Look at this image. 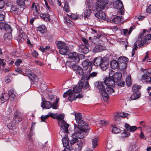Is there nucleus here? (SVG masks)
Wrapping results in <instances>:
<instances>
[{
	"instance_id": "2f4dec72",
	"label": "nucleus",
	"mask_w": 151,
	"mask_h": 151,
	"mask_svg": "<svg viewBox=\"0 0 151 151\" xmlns=\"http://www.w3.org/2000/svg\"><path fill=\"white\" fill-rule=\"evenodd\" d=\"M62 142L64 147H67L69 145L68 139L67 137H65L63 138Z\"/></svg>"
},
{
	"instance_id": "cd10ccee",
	"label": "nucleus",
	"mask_w": 151,
	"mask_h": 151,
	"mask_svg": "<svg viewBox=\"0 0 151 151\" xmlns=\"http://www.w3.org/2000/svg\"><path fill=\"white\" fill-rule=\"evenodd\" d=\"M76 137H75V135L74 134H73L72 136H71V138L70 140V144L71 145H73L75 144L77 142V143L79 142L78 139Z\"/></svg>"
},
{
	"instance_id": "1a4fd4ad",
	"label": "nucleus",
	"mask_w": 151,
	"mask_h": 151,
	"mask_svg": "<svg viewBox=\"0 0 151 151\" xmlns=\"http://www.w3.org/2000/svg\"><path fill=\"white\" fill-rule=\"evenodd\" d=\"M59 126L61 127V130L64 132L67 133L68 132V127L69 125L65 122L60 121L58 123Z\"/></svg>"
},
{
	"instance_id": "ddd939ff",
	"label": "nucleus",
	"mask_w": 151,
	"mask_h": 151,
	"mask_svg": "<svg viewBox=\"0 0 151 151\" xmlns=\"http://www.w3.org/2000/svg\"><path fill=\"white\" fill-rule=\"evenodd\" d=\"M105 86L114 87L115 82L113 78H110L106 77L104 81Z\"/></svg>"
},
{
	"instance_id": "9d476101",
	"label": "nucleus",
	"mask_w": 151,
	"mask_h": 151,
	"mask_svg": "<svg viewBox=\"0 0 151 151\" xmlns=\"http://www.w3.org/2000/svg\"><path fill=\"white\" fill-rule=\"evenodd\" d=\"M140 39H141L140 38L138 39V37L137 40L134 44V47L133 48L132 53V57H133L134 55H135L136 51L137 48V45L139 47H142L144 45H140V44L141 43H142V42L140 41Z\"/></svg>"
},
{
	"instance_id": "79ce46f5",
	"label": "nucleus",
	"mask_w": 151,
	"mask_h": 151,
	"mask_svg": "<svg viewBox=\"0 0 151 151\" xmlns=\"http://www.w3.org/2000/svg\"><path fill=\"white\" fill-rule=\"evenodd\" d=\"M81 40L83 42L85 46L88 47L89 46L90 43H91L90 41H88L84 37H82Z\"/></svg>"
},
{
	"instance_id": "49530a36",
	"label": "nucleus",
	"mask_w": 151,
	"mask_h": 151,
	"mask_svg": "<svg viewBox=\"0 0 151 151\" xmlns=\"http://www.w3.org/2000/svg\"><path fill=\"white\" fill-rule=\"evenodd\" d=\"M4 30L8 33H11L12 30L10 27V26L8 25L7 24Z\"/></svg>"
},
{
	"instance_id": "ea45409f",
	"label": "nucleus",
	"mask_w": 151,
	"mask_h": 151,
	"mask_svg": "<svg viewBox=\"0 0 151 151\" xmlns=\"http://www.w3.org/2000/svg\"><path fill=\"white\" fill-rule=\"evenodd\" d=\"M98 140V137H96L92 139V142L93 144V147L95 148L97 145V142Z\"/></svg>"
},
{
	"instance_id": "603ef678",
	"label": "nucleus",
	"mask_w": 151,
	"mask_h": 151,
	"mask_svg": "<svg viewBox=\"0 0 151 151\" xmlns=\"http://www.w3.org/2000/svg\"><path fill=\"white\" fill-rule=\"evenodd\" d=\"M127 67V63H119V67H120L121 69H123L126 68Z\"/></svg>"
},
{
	"instance_id": "393cba45",
	"label": "nucleus",
	"mask_w": 151,
	"mask_h": 151,
	"mask_svg": "<svg viewBox=\"0 0 151 151\" xmlns=\"http://www.w3.org/2000/svg\"><path fill=\"white\" fill-rule=\"evenodd\" d=\"M105 47L101 45H98L95 46L93 49L94 52H99L105 50Z\"/></svg>"
},
{
	"instance_id": "3c124183",
	"label": "nucleus",
	"mask_w": 151,
	"mask_h": 151,
	"mask_svg": "<svg viewBox=\"0 0 151 151\" xmlns=\"http://www.w3.org/2000/svg\"><path fill=\"white\" fill-rule=\"evenodd\" d=\"M50 46L49 45L47 46L45 48L41 46L40 47V49L41 51L42 52H46L49 50L50 48Z\"/></svg>"
},
{
	"instance_id": "680f3d73",
	"label": "nucleus",
	"mask_w": 151,
	"mask_h": 151,
	"mask_svg": "<svg viewBox=\"0 0 151 151\" xmlns=\"http://www.w3.org/2000/svg\"><path fill=\"white\" fill-rule=\"evenodd\" d=\"M22 63V61L20 59H17L15 63V65L17 67H18L20 65V63Z\"/></svg>"
},
{
	"instance_id": "5fc2aeb1",
	"label": "nucleus",
	"mask_w": 151,
	"mask_h": 151,
	"mask_svg": "<svg viewBox=\"0 0 151 151\" xmlns=\"http://www.w3.org/2000/svg\"><path fill=\"white\" fill-rule=\"evenodd\" d=\"M120 130L116 127H113L112 129V132L117 134L119 133Z\"/></svg>"
},
{
	"instance_id": "a18cd8bd",
	"label": "nucleus",
	"mask_w": 151,
	"mask_h": 151,
	"mask_svg": "<svg viewBox=\"0 0 151 151\" xmlns=\"http://www.w3.org/2000/svg\"><path fill=\"white\" fill-rule=\"evenodd\" d=\"M128 60V58L126 57H121L119 58L118 60L120 63H127Z\"/></svg>"
},
{
	"instance_id": "bf43d9fd",
	"label": "nucleus",
	"mask_w": 151,
	"mask_h": 151,
	"mask_svg": "<svg viewBox=\"0 0 151 151\" xmlns=\"http://www.w3.org/2000/svg\"><path fill=\"white\" fill-rule=\"evenodd\" d=\"M33 135L32 133H31V131L30 132L29 135H28V138L29 139V141L30 143L32 144L33 141L32 138L31 136Z\"/></svg>"
},
{
	"instance_id": "de8ad7c7",
	"label": "nucleus",
	"mask_w": 151,
	"mask_h": 151,
	"mask_svg": "<svg viewBox=\"0 0 151 151\" xmlns=\"http://www.w3.org/2000/svg\"><path fill=\"white\" fill-rule=\"evenodd\" d=\"M18 9L16 6H12L11 8L10 11L12 13H16L18 12Z\"/></svg>"
},
{
	"instance_id": "4c0bfd02",
	"label": "nucleus",
	"mask_w": 151,
	"mask_h": 151,
	"mask_svg": "<svg viewBox=\"0 0 151 151\" xmlns=\"http://www.w3.org/2000/svg\"><path fill=\"white\" fill-rule=\"evenodd\" d=\"M56 119L58 120V123L60 121H64V115L62 114H60L58 115H56Z\"/></svg>"
},
{
	"instance_id": "774afa93",
	"label": "nucleus",
	"mask_w": 151,
	"mask_h": 151,
	"mask_svg": "<svg viewBox=\"0 0 151 151\" xmlns=\"http://www.w3.org/2000/svg\"><path fill=\"white\" fill-rule=\"evenodd\" d=\"M146 11L148 13H151V4L149 5L147 8Z\"/></svg>"
},
{
	"instance_id": "0e129e2a",
	"label": "nucleus",
	"mask_w": 151,
	"mask_h": 151,
	"mask_svg": "<svg viewBox=\"0 0 151 151\" xmlns=\"http://www.w3.org/2000/svg\"><path fill=\"white\" fill-rule=\"evenodd\" d=\"M4 37L5 38H7L9 39H10L11 38L12 36L11 33H5L4 35Z\"/></svg>"
},
{
	"instance_id": "9b49d317",
	"label": "nucleus",
	"mask_w": 151,
	"mask_h": 151,
	"mask_svg": "<svg viewBox=\"0 0 151 151\" xmlns=\"http://www.w3.org/2000/svg\"><path fill=\"white\" fill-rule=\"evenodd\" d=\"M68 57L71 60L74 61L76 63H78L80 60L78 54L76 52L70 53L68 54Z\"/></svg>"
},
{
	"instance_id": "f257e3e1",
	"label": "nucleus",
	"mask_w": 151,
	"mask_h": 151,
	"mask_svg": "<svg viewBox=\"0 0 151 151\" xmlns=\"http://www.w3.org/2000/svg\"><path fill=\"white\" fill-rule=\"evenodd\" d=\"M95 86L97 87L100 93L103 97L108 98L109 94H111L114 92L112 88L109 86H105L102 82H98L95 84Z\"/></svg>"
},
{
	"instance_id": "c756f323",
	"label": "nucleus",
	"mask_w": 151,
	"mask_h": 151,
	"mask_svg": "<svg viewBox=\"0 0 151 151\" xmlns=\"http://www.w3.org/2000/svg\"><path fill=\"white\" fill-rule=\"evenodd\" d=\"M79 128L81 129V131L85 132H87L90 129V127L87 123H85Z\"/></svg>"
},
{
	"instance_id": "aec40b11",
	"label": "nucleus",
	"mask_w": 151,
	"mask_h": 151,
	"mask_svg": "<svg viewBox=\"0 0 151 151\" xmlns=\"http://www.w3.org/2000/svg\"><path fill=\"white\" fill-rule=\"evenodd\" d=\"M122 74L120 73H114L112 77L115 82H118L121 80Z\"/></svg>"
},
{
	"instance_id": "13d9d810",
	"label": "nucleus",
	"mask_w": 151,
	"mask_h": 151,
	"mask_svg": "<svg viewBox=\"0 0 151 151\" xmlns=\"http://www.w3.org/2000/svg\"><path fill=\"white\" fill-rule=\"evenodd\" d=\"M57 114H55L53 113H48V114L47 115L48 116V118L49 117H51L52 118L54 119H56V116Z\"/></svg>"
},
{
	"instance_id": "4468645a",
	"label": "nucleus",
	"mask_w": 151,
	"mask_h": 151,
	"mask_svg": "<svg viewBox=\"0 0 151 151\" xmlns=\"http://www.w3.org/2000/svg\"><path fill=\"white\" fill-rule=\"evenodd\" d=\"M72 68L76 72V73L80 76H83V71L82 68L80 66L74 65L71 66Z\"/></svg>"
},
{
	"instance_id": "6e6d98bb",
	"label": "nucleus",
	"mask_w": 151,
	"mask_h": 151,
	"mask_svg": "<svg viewBox=\"0 0 151 151\" xmlns=\"http://www.w3.org/2000/svg\"><path fill=\"white\" fill-rule=\"evenodd\" d=\"M90 87L89 85L88 82H86L85 83H83V88L85 89H86L87 88H88L89 90H90V88H89Z\"/></svg>"
},
{
	"instance_id": "39448f33",
	"label": "nucleus",
	"mask_w": 151,
	"mask_h": 151,
	"mask_svg": "<svg viewBox=\"0 0 151 151\" xmlns=\"http://www.w3.org/2000/svg\"><path fill=\"white\" fill-rule=\"evenodd\" d=\"M142 70L143 74L142 77V80H145L147 83H150L151 82V73L150 70L147 69Z\"/></svg>"
},
{
	"instance_id": "a19ab883",
	"label": "nucleus",
	"mask_w": 151,
	"mask_h": 151,
	"mask_svg": "<svg viewBox=\"0 0 151 151\" xmlns=\"http://www.w3.org/2000/svg\"><path fill=\"white\" fill-rule=\"evenodd\" d=\"M140 95L139 94L137 93H134L130 97V98L132 100H134L138 99L140 97Z\"/></svg>"
},
{
	"instance_id": "f704fd0d",
	"label": "nucleus",
	"mask_w": 151,
	"mask_h": 151,
	"mask_svg": "<svg viewBox=\"0 0 151 151\" xmlns=\"http://www.w3.org/2000/svg\"><path fill=\"white\" fill-rule=\"evenodd\" d=\"M121 18L122 17L117 16L112 19V21L116 24H119L121 21Z\"/></svg>"
},
{
	"instance_id": "bb28decb",
	"label": "nucleus",
	"mask_w": 151,
	"mask_h": 151,
	"mask_svg": "<svg viewBox=\"0 0 151 151\" xmlns=\"http://www.w3.org/2000/svg\"><path fill=\"white\" fill-rule=\"evenodd\" d=\"M108 65L107 61L103 60L99 66L103 70H104L107 68Z\"/></svg>"
},
{
	"instance_id": "c03bdc74",
	"label": "nucleus",
	"mask_w": 151,
	"mask_h": 151,
	"mask_svg": "<svg viewBox=\"0 0 151 151\" xmlns=\"http://www.w3.org/2000/svg\"><path fill=\"white\" fill-rule=\"evenodd\" d=\"M126 81L127 85L128 86H130L131 84V80L130 76H128L126 78Z\"/></svg>"
},
{
	"instance_id": "a878e982",
	"label": "nucleus",
	"mask_w": 151,
	"mask_h": 151,
	"mask_svg": "<svg viewBox=\"0 0 151 151\" xmlns=\"http://www.w3.org/2000/svg\"><path fill=\"white\" fill-rule=\"evenodd\" d=\"M111 68L113 69H116L119 67V63L115 60H112L111 62Z\"/></svg>"
},
{
	"instance_id": "338daca9",
	"label": "nucleus",
	"mask_w": 151,
	"mask_h": 151,
	"mask_svg": "<svg viewBox=\"0 0 151 151\" xmlns=\"http://www.w3.org/2000/svg\"><path fill=\"white\" fill-rule=\"evenodd\" d=\"M70 17L72 19L75 20L78 18V16L77 15L72 14L70 15Z\"/></svg>"
},
{
	"instance_id": "7ed1b4c3",
	"label": "nucleus",
	"mask_w": 151,
	"mask_h": 151,
	"mask_svg": "<svg viewBox=\"0 0 151 151\" xmlns=\"http://www.w3.org/2000/svg\"><path fill=\"white\" fill-rule=\"evenodd\" d=\"M57 48L60 49L59 53L62 55H66L69 52V48L65 43L61 41H58L57 43Z\"/></svg>"
},
{
	"instance_id": "f03ea898",
	"label": "nucleus",
	"mask_w": 151,
	"mask_h": 151,
	"mask_svg": "<svg viewBox=\"0 0 151 151\" xmlns=\"http://www.w3.org/2000/svg\"><path fill=\"white\" fill-rule=\"evenodd\" d=\"M31 9L33 15L36 17H38L39 16L45 21L50 20V17L48 13H40V7L37 3L33 2L31 6Z\"/></svg>"
},
{
	"instance_id": "09e8293b",
	"label": "nucleus",
	"mask_w": 151,
	"mask_h": 151,
	"mask_svg": "<svg viewBox=\"0 0 151 151\" xmlns=\"http://www.w3.org/2000/svg\"><path fill=\"white\" fill-rule=\"evenodd\" d=\"M128 115H129V114L123 112H118L117 113V116L120 117H125L127 116Z\"/></svg>"
},
{
	"instance_id": "473e14b6",
	"label": "nucleus",
	"mask_w": 151,
	"mask_h": 151,
	"mask_svg": "<svg viewBox=\"0 0 151 151\" xmlns=\"http://www.w3.org/2000/svg\"><path fill=\"white\" fill-rule=\"evenodd\" d=\"M63 10L68 13L70 11V8L68 5V2L66 1L65 2L64 6L63 7Z\"/></svg>"
},
{
	"instance_id": "c85d7f7f",
	"label": "nucleus",
	"mask_w": 151,
	"mask_h": 151,
	"mask_svg": "<svg viewBox=\"0 0 151 151\" xmlns=\"http://www.w3.org/2000/svg\"><path fill=\"white\" fill-rule=\"evenodd\" d=\"M133 29V27L131 26L129 28V30L127 29H123L122 32L125 35H128L130 34L132 31Z\"/></svg>"
},
{
	"instance_id": "7c9ffc66",
	"label": "nucleus",
	"mask_w": 151,
	"mask_h": 151,
	"mask_svg": "<svg viewBox=\"0 0 151 151\" xmlns=\"http://www.w3.org/2000/svg\"><path fill=\"white\" fill-rule=\"evenodd\" d=\"M73 114L75 115V119L77 122L82 119V115L81 113H75L74 112Z\"/></svg>"
},
{
	"instance_id": "dca6fc26",
	"label": "nucleus",
	"mask_w": 151,
	"mask_h": 151,
	"mask_svg": "<svg viewBox=\"0 0 151 151\" xmlns=\"http://www.w3.org/2000/svg\"><path fill=\"white\" fill-rule=\"evenodd\" d=\"M114 7L118 9L122 10L123 9V5L122 3L119 0L115 1L113 3Z\"/></svg>"
},
{
	"instance_id": "58836bf2",
	"label": "nucleus",
	"mask_w": 151,
	"mask_h": 151,
	"mask_svg": "<svg viewBox=\"0 0 151 151\" xmlns=\"http://www.w3.org/2000/svg\"><path fill=\"white\" fill-rule=\"evenodd\" d=\"M141 88V86L140 85H133L132 89L134 93H137L139 91V89Z\"/></svg>"
},
{
	"instance_id": "37998d69",
	"label": "nucleus",
	"mask_w": 151,
	"mask_h": 151,
	"mask_svg": "<svg viewBox=\"0 0 151 151\" xmlns=\"http://www.w3.org/2000/svg\"><path fill=\"white\" fill-rule=\"evenodd\" d=\"M91 14V10L90 9H86L84 12V17L85 18H88Z\"/></svg>"
},
{
	"instance_id": "b1692460",
	"label": "nucleus",
	"mask_w": 151,
	"mask_h": 151,
	"mask_svg": "<svg viewBox=\"0 0 151 151\" xmlns=\"http://www.w3.org/2000/svg\"><path fill=\"white\" fill-rule=\"evenodd\" d=\"M83 144L81 140L79 141L76 145L75 148H73L74 151H80L83 146Z\"/></svg>"
},
{
	"instance_id": "e2e57ef3",
	"label": "nucleus",
	"mask_w": 151,
	"mask_h": 151,
	"mask_svg": "<svg viewBox=\"0 0 151 151\" xmlns=\"http://www.w3.org/2000/svg\"><path fill=\"white\" fill-rule=\"evenodd\" d=\"M32 55L33 57L35 58L37 57L38 55V53L35 50H34L32 52Z\"/></svg>"
},
{
	"instance_id": "6e6552de",
	"label": "nucleus",
	"mask_w": 151,
	"mask_h": 151,
	"mask_svg": "<svg viewBox=\"0 0 151 151\" xmlns=\"http://www.w3.org/2000/svg\"><path fill=\"white\" fill-rule=\"evenodd\" d=\"M92 69V67H91V68H89L88 71L90 74L88 75L85 74L84 76H83L82 77V79L88 81L91 79H92L97 76L98 73L97 72H93L91 73H90Z\"/></svg>"
},
{
	"instance_id": "0eeeda50",
	"label": "nucleus",
	"mask_w": 151,
	"mask_h": 151,
	"mask_svg": "<svg viewBox=\"0 0 151 151\" xmlns=\"http://www.w3.org/2000/svg\"><path fill=\"white\" fill-rule=\"evenodd\" d=\"M74 131L75 132L73 134L75 137L80 139H83L84 137V134L82 131L81 130L77 125H74Z\"/></svg>"
},
{
	"instance_id": "2eb2a0df",
	"label": "nucleus",
	"mask_w": 151,
	"mask_h": 151,
	"mask_svg": "<svg viewBox=\"0 0 151 151\" xmlns=\"http://www.w3.org/2000/svg\"><path fill=\"white\" fill-rule=\"evenodd\" d=\"M83 87V83L80 82H79L78 84L74 87L73 90H72L74 93H78L81 91Z\"/></svg>"
},
{
	"instance_id": "f8f14e48",
	"label": "nucleus",
	"mask_w": 151,
	"mask_h": 151,
	"mask_svg": "<svg viewBox=\"0 0 151 151\" xmlns=\"http://www.w3.org/2000/svg\"><path fill=\"white\" fill-rule=\"evenodd\" d=\"M41 107L43 109H49L51 107L52 104L50 102L45 101V98L43 97L41 103Z\"/></svg>"
},
{
	"instance_id": "8fccbe9b",
	"label": "nucleus",
	"mask_w": 151,
	"mask_h": 151,
	"mask_svg": "<svg viewBox=\"0 0 151 151\" xmlns=\"http://www.w3.org/2000/svg\"><path fill=\"white\" fill-rule=\"evenodd\" d=\"M25 1L24 0H17L16 1V3L19 6H23L25 4Z\"/></svg>"
},
{
	"instance_id": "f3484780",
	"label": "nucleus",
	"mask_w": 151,
	"mask_h": 151,
	"mask_svg": "<svg viewBox=\"0 0 151 151\" xmlns=\"http://www.w3.org/2000/svg\"><path fill=\"white\" fill-rule=\"evenodd\" d=\"M99 12L96 13L95 15L99 20H104L106 18L105 13L101 10L98 11Z\"/></svg>"
},
{
	"instance_id": "052dcab7",
	"label": "nucleus",
	"mask_w": 151,
	"mask_h": 151,
	"mask_svg": "<svg viewBox=\"0 0 151 151\" xmlns=\"http://www.w3.org/2000/svg\"><path fill=\"white\" fill-rule=\"evenodd\" d=\"M77 123L79 126L80 127H81L83 126V125L84 124L86 123L82 119L80 121H79V122H77Z\"/></svg>"
},
{
	"instance_id": "a211bd4d",
	"label": "nucleus",
	"mask_w": 151,
	"mask_h": 151,
	"mask_svg": "<svg viewBox=\"0 0 151 151\" xmlns=\"http://www.w3.org/2000/svg\"><path fill=\"white\" fill-rule=\"evenodd\" d=\"M88 47L85 46L84 45H81L79 46V51L81 53L86 54L89 51V50Z\"/></svg>"
},
{
	"instance_id": "69168bd1",
	"label": "nucleus",
	"mask_w": 151,
	"mask_h": 151,
	"mask_svg": "<svg viewBox=\"0 0 151 151\" xmlns=\"http://www.w3.org/2000/svg\"><path fill=\"white\" fill-rule=\"evenodd\" d=\"M4 6V0H0V9H3Z\"/></svg>"
},
{
	"instance_id": "412c9836",
	"label": "nucleus",
	"mask_w": 151,
	"mask_h": 151,
	"mask_svg": "<svg viewBox=\"0 0 151 151\" xmlns=\"http://www.w3.org/2000/svg\"><path fill=\"white\" fill-rule=\"evenodd\" d=\"M103 60V58L101 57L96 58L93 60V65L96 66H99Z\"/></svg>"
},
{
	"instance_id": "864d4df0",
	"label": "nucleus",
	"mask_w": 151,
	"mask_h": 151,
	"mask_svg": "<svg viewBox=\"0 0 151 151\" xmlns=\"http://www.w3.org/2000/svg\"><path fill=\"white\" fill-rule=\"evenodd\" d=\"M7 23L3 22L0 23V29L4 30L5 28L7 25Z\"/></svg>"
},
{
	"instance_id": "4d7b16f0",
	"label": "nucleus",
	"mask_w": 151,
	"mask_h": 151,
	"mask_svg": "<svg viewBox=\"0 0 151 151\" xmlns=\"http://www.w3.org/2000/svg\"><path fill=\"white\" fill-rule=\"evenodd\" d=\"M100 124L103 125H106L109 124V122L108 121L101 120L99 121Z\"/></svg>"
},
{
	"instance_id": "5701e85b",
	"label": "nucleus",
	"mask_w": 151,
	"mask_h": 151,
	"mask_svg": "<svg viewBox=\"0 0 151 151\" xmlns=\"http://www.w3.org/2000/svg\"><path fill=\"white\" fill-rule=\"evenodd\" d=\"M126 129L127 131H130L131 132H134L137 129V127L135 126H132L131 127L130 125L127 124H125Z\"/></svg>"
},
{
	"instance_id": "4be33fe9",
	"label": "nucleus",
	"mask_w": 151,
	"mask_h": 151,
	"mask_svg": "<svg viewBox=\"0 0 151 151\" xmlns=\"http://www.w3.org/2000/svg\"><path fill=\"white\" fill-rule=\"evenodd\" d=\"M14 121L15 124L19 123L22 120V118L20 115L17 112H15L14 114Z\"/></svg>"
},
{
	"instance_id": "c9c22d12",
	"label": "nucleus",
	"mask_w": 151,
	"mask_h": 151,
	"mask_svg": "<svg viewBox=\"0 0 151 151\" xmlns=\"http://www.w3.org/2000/svg\"><path fill=\"white\" fill-rule=\"evenodd\" d=\"M82 65L84 69L87 70L89 65V61L87 60H85L82 63Z\"/></svg>"
},
{
	"instance_id": "72a5a7b5",
	"label": "nucleus",
	"mask_w": 151,
	"mask_h": 151,
	"mask_svg": "<svg viewBox=\"0 0 151 151\" xmlns=\"http://www.w3.org/2000/svg\"><path fill=\"white\" fill-rule=\"evenodd\" d=\"M37 30L39 31L40 32L42 33L46 32L45 26L44 25H40L37 28Z\"/></svg>"
},
{
	"instance_id": "6ab92c4d",
	"label": "nucleus",
	"mask_w": 151,
	"mask_h": 151,
	"mask_svg": "<svg viewBox=\"0 0 151 151\" xmlns=\"http://www.w3.org/2000/svg\"><path fill=\"white\" fill-rule=\"evenodd\" d=\"M9 99V95L7 93H2L0 95V100L2 103L6 101Z\"/></svg>"
},
{
	"instance_id": "e433bc0d",
	"label": "nucleus",
	"mask_w": 151,
	"mask_h": 151,
	"mask_svg": "<svg viewBox=\"0 0 151 151\" xmlns=\"http://www.w3.org/2000/svg\"><path fill=\"white\" fill-rule=\"evenodd\" d=\"M28 73H26V75L29 78L32 80V78L33 79L35 78L36 76L33 74V73L30 70H28Z\"/></svg>"
},
{
	"instance_id": "423d86ee",
	"label": "nucleus",
	"mask_w": 151,
	"mask_h": 151,
	"mask_svg": "<svg viewBox=\"0 0 151 151\" xmlns=\"http://www.w3.org/2000/svg\"><path fill=\"white\" fill-rule=\"evenodd\" d=\"M75 93L72 90L69 89L64 93L63 97L66 98L67 96H68V100L69 101L72 102L73 100H76Z\"/></svg>"
},
{
	"instance_id": "20e7f679",
	"label": "nucleus",
	"mask_w": 151,
	"mask_h": 151,
	"mask_svg": "<svg viewBox=\"0 0 151 151\" xmlns=\"http://www.w3.org/2000/svg\"><path fill=\"white\" fill-rule=\"evenodd\" d=\"M112 3V0H104L102 2H97L96 4V9L97 11L104 9L106 5L108 3L111 4Z\"/></svg>"
}]
</instances>
